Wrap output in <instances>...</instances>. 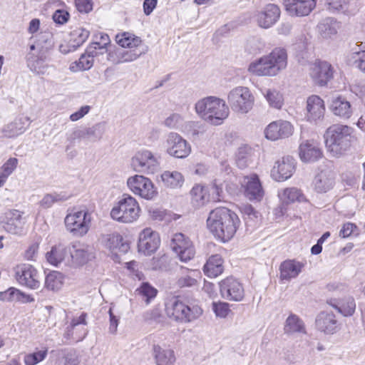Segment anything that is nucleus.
Instances as JSON below:
<instances>
[{
	"label": "nucleus",
	"instance_id": "f257e3e1",
	"mask_svg": "<svg viewBox=\"0 0 365 365\" xmlns=\"http://www.w3.org/2000/svg\"><path fill=\"white\" fill-rule=\"evenodd\" d=\"M240 224L237 215L225 207L212 210L207 220V225L210 232L222 242H227L233 237Z\"/></svg>",
	"mask_w": 365,
	"mask_h": 365
},
{
	"label": "nucleus",
	"instance_id": "f03ea898",
	"mask_svg": "<svg viewBox=\"0 0 365 365\" xmlns=\"http://www.w3.org/2000/svg\"><path fill=\"white\" fill-rule=\"evenodd\" d=\"M287 66V53L284 48H275L267 55L252 62L248 71L259 76H274Z\"/></svg>",
	"mask_w": 365,
	"mask_h": 365
},
{
	"label": "nucleus",
	"instance_id": "7ed1b4c3",
	"mask_svg": "<svg viewBox=\"0 0 365 365\" xmlns=\"http://www.w3.org/2000/svg\"><path fill=\"white\" fill-rule=\"evenodd\" d=\"M324 136L328 152L339 157L350 148L354 138V129L346 125L334 124L327 129Z\"/></svg>",
	"mask_w": 365,
	"mask_h": 365
},
{
	"label": "nucleus",
	"instance_id": "20e7f679",
	"mask_svg": "<svg viewBox=\"0 0 365 365\" xmlns=\"http://www.w3.org/2000/svg\"><path fill=\"white\" fill-rule=\"evenodd\" d=\"M165 313L170 319L186 324L198 319L202 314V309L195 302L178 296L165 302Z\"/></svg>",
	"mask_w": 365,
	"mask_h": 365
},
{
	"label": "nucleus",
	"instance_id": "39448f33",
	"mask_svg": "<svg viewBox=\"0 0 365 365\" xmlns=\"http://www.w3.org/2000/svg\"><path fill=\"white\" fill-rule=\"evenodd\" d=\"M195 111L205 121L215 125L222 124L229 115V107L225 101L214 96L198 101Z\"/></svg>",
	"mask_w": 365,
	"mask_h": 365
},
{
	"label": "nucleus",
	"instance_id": "423d86ee",
	"mask_svg": "<svg viewBox=\"0 0 365 365\" xmlns=\"http://www.w3.org/2000/svg\"><path fill=\"white\" fill-rule=\"evenodd\" d=\"M140 208L136 200L128 195H123L112 208L110 217L115 221L131 223L139 217Z\"/></svg>",
	"mask_w": 365,
	"mask_h": 365
},
{
	"label": "nucleus",
	"instance_id": "0eeeda50",
	"mask_svg": "<svg viewBox=\"0 0 365 365\" xmlns=\"http://www.w3.org/2000/svg\"><path fill=\"white\" fill-rule=\"evenodd\" d=\"M254 102L255 98L247 87L237 86L227 95V103L237 113H247L252 108Z\"/></svg>",
	"mask_w": 365,
	"mask_h": 365
},
{
	"label": "nucleus",
	"instance_id": "6e6552de",
	"mask_svg": "<svg viewBox=\"0 0 365 365\" xmlns=\"http://www.w3.org/2000/svg\"><path fill=\"white\" fill-rule=\"evenodd\" d=\"M91 217L86 210H80L70 213L65 217V225L75 236L82 237L89 230Z\"/></svg>",
	"mask_w": 365,
	"mask_h": 365
},
{
	"label": "nucleus",
	"instance_id": "1a4fd4ad",
	"mask_svg": "<svg viewBox=\"0 0 365 365\" xmlns=\"http://www.w3.org/2000/svg\"><path fill=\"white\" fill-rule=\"evenodd\" d=\"M23 212L17 210L6 211L0 218V223L3 229L11 235L21 236L26 233V217L22 216Z\"/></svg>",
	"mask_w": 365,
	"mask_h": 365
},
{
	"label": "nucleus",
	"instance_id": "9d476101",
	"mask_svg": "<svg viewBox=\"0 0 365 365\" xmlns=\"http://www.w3.org/2000/svg\"><path fill=\"white\" fill-rule=\"evenodd\" d=\"M127 185L134 194L146 200H152L158 195L152 181L143 175H135L129 178Z\"/></svg>",
	"mask_w": 365,
	"mask_h": 365
},
{
	"label": "nucleus",
	"instance_id": "9b49d317",
	"mask_svg": "<svg viewBox=\"0 0 365 365\" xmlns=\"http://www.w3.org/2000/svg\"><path fill=\"white\" fill-rule=\"evenodd\" d=\"M131 165L137 172L153 173L158 168L159 161L151 151L141 150L132 158Z\"/></svg>",
	"mask_w": 365,
	"mask_h": 365
},
{
	"label": "nucleus",
	"instance_id": "f8f14e48",
	"mask_svg": "<svg viewBox=\"0 0 365 365\" xmlns=\"http://www.w3.org/2000/svg\"><path fill=\"white\" fill-rule=\"evenodd\" d=\"M16 278L21 285L29 289H37L41 287V274L31 264L19 265L16 270Z\"/></svg>",
	"mask_w": 365,
	"mask_h": 365
},
{
	"label": "nucleus",
	"instance_id": "ddd939ff",
	"mask_svg": "<svg viewBox=\"0 0 365 365\" xmlns=\"http://www.w3.org/2000/svg\"><path fill=\"white\" fill-rule=\"evenodd\" d=\"M166 152L177 158H185L191 152V146L181 135L171 132L167 135L165 140Z\"/></svg>",
	"mask_w": 365,
	"mask_h": 365
},
{
	"label": "nucleus",
	"instance_id": "4468645a",
	"mask_svg": "<svg viewBox=\"0 0 365 365\" xmlns=\"http://www.w3.org/2000/svg\"><path fill=\"white\" fill-rule=\"evenodd\" d=\"M170 247L180 261L184 262L192 259L195 255L192 242L182 233H176L173 236L170 242Z\"/></svg>",
	"mask_w": 365,
	"mask_h": 365
},
{
	"label": "nucleus",
	"instance_id": "2eb2a0df",
	"mask_svg": "<svg viewBox=\"0 0 365 365\" xmlns=\"http://www.w3.org/2000/svg\"><path fill=\"white\" fill-rule=\"evenodd\" d=\"M220 292L222 298L240 302L245 296V290L242 284L232 277H227L219 283Z\"/></svg>",
	"mask_w": 365,
	"mask_h": 365
},
{
	"label": "nucleus",
	"instance_id": "dca6fc26",
	"mask_svg": "<svg viewBox=\"0 0 365 365\" xmlns=\"http://www.w3.org/2000/svg\"><path fill=\"white\" fill-rule=\"evenodd\" d=\"M93 257V249L89 245L79 242L69 245V264L82 266Z\"/></svg>",
	"mask_w": 365,
	"mask_h": 365
},
{
	"label": "nucleus",
	"instance_id": "f3484780",
	"mask_svg": "<svg viewBox=\"0 0 365 365\" xmlns=\"http://www.w3.org/2000/svg\"><path fill=\"white\" fill-rule=\"evenodd\" d=\"M310 76L316 84L325 86L333 78V68L327 61H316L311 65Z\"/></svg>",
	"mask_w": 365,
	"mask_h": 365
},
{
	"label": "nucleus",
	"instance_id": "a211bd4d",
	"mask_svg": "<svg viewBox=\"0 0 365 365\" xmlns=\"http://www.w3.org/2000/svg\"><path fill=\"white\" fill-rule=\"evenodd\" d=\"M98 242L101 246L111 252L119 251L122 253H126L130 249L129 244L123 241L122 235L117 232L101 234Z\"/></svg>",
	"mask_w": 365,
	"mask_h": 365
},
{
	"label": "nucleus",
	"instance_id": "6ab92c4d",
	"mask_svg": "<svg viewBox=\"0 0 365 365\" xmlns=\"http://www.w3.org/2000/svg\"><path fill=\"white\" fill-rule=\"evenodd\" d=\"M295 170V160L291 156L283 157L275 162L271 170V177L276 181L289 179Z\"/></svg>",
	"mask_w": 365,
	"mask_h": 365
},
{
	"label": "nucleus",
	"instance_id": "aec40b11",
	"mask_svg": "<svg viewBox=\"0 0 365 365\" xmlns=\"http://www.w3.org/2000/svg\"><path fill=\"white\" fill-rule=\"evenodd\" d=\"M160 243L159 235L150 228L144 229L139 235L138 248L139 252L150 255L158 248Z\"/></svg>",
	"mask_w": 365,
	"mask_h": 365
},
{
	"label": "nucleus",
	"instance_id": "412c9836",
	"mask_svg": "<svg viewBox=\"0 0 365 365\" xmlns=\"http://www.w3.org/2000/svg\"><path fill=\"white\" fill-rule=\"evenodd\" d=\"M211 191L212 194L210 196L207 187L200 185H195L190 191L192 202L197 206H200L203 205L206 202H208L210 200L213 201H220L222 188L214 185L211 188Z\"/></svg>",
	"mask_w": 365,
	"mask_h": 365
},
{
	"label": "nucleus",
	"instance_id": "4be33fe9",
	"mask_svg": "<svg viewBox=\"0 0 365 365\" xmlns=\"http://www.w3.org/2000/svg\"><path fill=\"white\" fill-rule=\"evenodd\" d=\"M281 11L277 5L268 4L262 10L257 12L255 18L259 26L263 29H269L277 23Z\"/></svg>",
	"mask_w": 365,
	"mask_h": 365
},
{
	"label": "nucleus",
	"instance_id": "5701e85b",
	"mask_svg": "<svg viewBox=\"0 0 365 365\" xmlns=\"http://www.w3.org/2000/svg\"><path fill=\"white\" fill-rule=\"evenodd\" d=\"M286 11L292 16H306L316 7L317 0H283Z\"/></svg>",
	"mask_w": 365,
	"mask_h": 365
},
{
	"label": "nucleus",
	"instance_id": "b1692460",
	"mask_svg": "<svg viewBox=\"0 0 365 365\" xmlns=\"http://www.w3.org/2000/svg\"><path fill=\"white\" fill-rule=\"evenodd\" d=\"M292 125L287 120H277L269 124L265 129V136L271 140L288 138L293 133Z\"/></svg>",
	"mask_w": 365,
	"mask_h": 365
},
{
	"label": "nucleus",
	"instance_id": "393cba45",
	"mask_svg": "<svg viewBox=\"0 0 365 365\" xmlns=\"http://www.w3.org/2000/svg\"><path fill=\"white\" fill-rule=\"evenodd\" d=\"M242 186L245 187V196L250 200L260 201L263 198L264 192L256 174L245 176L242 182Z\"/></svg>",
	"mask_w": 365,
	"mask_h": 365
},
{
	"label": "nucleus",
	"instance_id": "a878e982",
	"mask_svg": "<svg viewBox=\"0 0 365 365\" xmlns=\"http://www.w3.org/2000/svg\"><path fill=\"white\" fill-rule=\"evenodd\" d=\"M334 174L329 170H322L318 173L313 180L314 190L318 193H325L334 185Z\"/></svg>",
	"mask_w": 365,
	"mask_h": 365
},
{
	"label": "nucleus",
	"instance_id": "bb28decb",
	"mask_svg": "<svg viewBox=\"0 0 365 365\" xmlns=\"http://www.w3.org/2000/svg\"><path fill=\"white\" fill-rule=\"evenodd\" d=\"M307 118L316 122L324 117L325 108L323 100L318 96H311L307 101Z\"/></svg>",
	"mask_w": 365,
	"mask_h": 365
},
{
	"label": "nucleus",
	"instance_id": "cd10ccee",
	"mask_svg": "<svg viewBox=\"0 0 365 365\" xmlns=\"http://www.w3.org/2000/svg\"><path fill=\"white\" fill-rule=\"evenodd\" d=\"M299 157L304 162H314L322 156V152L317 142L306 140L302 142L299 148Z\"/></svg>",
	"mask_w": 365,
	"mask_h": 365
},
{
	"label": "nucleus",
	"instance_id": "c85d7f7f",
	"mask_svg": "<svg viewBox=\"0 0 365 365\" xmlns=\"http://www.w3.org/2000/svg\"><path fill=\"white\" fill-rule=\"evenodd\" d=\"M30 118L21 115L2 128V133L6 138H15L24 133L30 125Z\"/></svg>",
	"mask_w": 365,
	"mask_h": 365
},
{
	"label": "nucleus",
	"instance_id": "c756f323",
	"mask_svg": "<svg viewBox=\"0 0 365 365\" xmlns=\"http://www.w3.org/2000/svg\"><path fill=\"white\" fill-rule=\"evenodd\" d=\"M46 260L52 265L58 266L61 262L69 264V245L58 244L51 247L46 255Z\"/></svg>",
	"mask_w": 365,
	"mask_h": 365
},
{
	"label": "nucleus",
	"instance_id": "7c9ffc66",
	"mask_svg": "<svg viewBox=\"0 0 365 365\" xmlns=\"http://www.w3.org/2000/svg\"><path fill=\"white\" fill-rule=\"evenodd\" d=\"M318 330L327 334H333L337 329V321L335 315L329 312H320L315 321Z\"/></svg>",
	"mask_w": 365,
	"mask_h": 365
},
{
	"label": "nucleus",
	"instance_id": "2f4dec72",
	"mask_svg": "<svg viewBox=\"0 0 365 365\" xmlns=\"http://www.w3.org/2000/svg\"><path fill=\"white\" fill-rule=\"evenodd\" d=\"M332 113L343 119H348L352 114L350 103L342 96L333 98L330 106Z\"/></svg>",
	"mask_w": 365,
	"mask_h": 365
},
{
	"label": "nucleus",
	"instance_id": "473e14b6",
	"mask_svg": "<svg viewBox=\"0 0 365 365\" xmlns=\"http://www.w3.org/2000/svg\"><path fill=\"white\" fill-rule=\"evenodd\" d=\"M181 270L182 273L176 281L178 287H194L197 285V279L201 277V273L199 270L184 269L182 267Z\"/></svg>",
	"mask_w": 365,
	"mask_h": 365
},
{
	"label": "nucleus",
	"instance_id": "72a5a7b5",
	"mask_svg": "<svg viewBox=\"0 0 365 365\" xmlns=\"http://www.w3.org/2000/svg\"><path fill=\"white\" fill-rule=\"evenodd\" d=\"M47 59L46 54L43 52H38L37 56L29 54L27 57V66L36 75L44 74L48 67L46 63Z\"/></svg>",
	"mask_w": 365,
	"mask_h": 365
},
{
	"label": "nucleus",
	"instance_id": "f704fd0d",
	"mask_svg": "<svg viewBox=\"0 0 365 365\" xmlns=\"http://www.w3.org/2000/svg\"><path fill=\"white\" fill-rule=\"evenodd\" d=\"M304 264L302 262L292 260H286L280 265V277L282 279L289 280L297 277L302 272Z\"/></svg>",
	"mask_w": 365,
	"mask_h": 365
},
{
	"label": "nucleus",
	"instance_id": "c9c22d12",
	"mask_svg": "<svg viewBox=\"0 0 365 365\" xmlns=\"http://www.w3.org/2000/svg\"><path fill=\"white\" fill-rule=\"evenodd\" d=\"M223 259L219 255L210 257L203 267L205 274L209 277H217L223 272Z\"/></svg>",
	"mask_w": 365,
	"mask_h": 365
},
{
	"label": "nucleus",
	"instance_id": "e433bc0d",
	"mask_svg": "<svg viewBox=\"0 0 365 365\" xmlns=\"http://www.w3.org/2000/svg\"><path fill=\"white\" fill-rule=\"evenodd\" d=\"M163 185L168 188L177 189L182 186L184 177L177 170H165L161 174Z\"/></svg>",
	"mask_w": 365,
	"mask_h": 365
},
{
	"label": "nucleus",
	"instance_id": "4c0bfd02",
	"mask_svg": "<svg viewBox=\"0 0 365 365\" xmlns=\"http://www.w3.org/2000/svg\"><path fill=\"white\" fill-rule=\"evenodd\" d=\"M153 354L157 365H173L175 361L174 351L170 349L155 345Z\"/></svg>",
	"mask_w": 365,
	"mask_h": 365
},
{
	"label": "nucleus",
	"instance_id": "58836bf2",
	"mask_svg": "<svg viewBox=\"0 0 365 365\" xmlns=\"http://www.w3.org/2000/svg\"><path fill=\"white\" fill-rule=\"evenodd\" d=\"M147 48L145 46H138L129 48V50H118L117 51V60L114 62L116 64L132 62L138 59L140 56L145 53Z\"/></svg>",
	"mask_w": 365,
	"mask_h": 365
},
{
	"label": "nucleus",
	"instance_id": "ea45409f",
	"mask_svg": "<svg viewBox=\"0 0 365 365\" xmlns=\"http://www.w3.org/2000/svg\"><path fill=\"white\" fill-rule=\"evenodd\" d=\"M284 333L287 334H306V328L304 322L296 314H291L286 319Z\"/></svg>",
	"mask_w": 365,
	"mask_h": 365
},
{
	"label": "nucleus",
	"instance_id": "a19ab883",
	"mask_svg": "<svg viewBox=\"0 0 365 365\" xmlns=\"http://www.w3.org/2000/svg\"><path fill=\"white\" fill-rule=\"evenodd\" d=\"M317 27L320 35L327 38L337 33L339 24L333 18H326L318 24Z\"/></svg>",
	"mask_w": 365,
	"mask_h": 365
},
{
	"label": "nucleus",
	"instance_id": "79ce46f5",
	"mask_svg": "<svg viewBox=\"0 0 365 365\" xmlns=\"http://www.w3.org/2000/svg\"><path fill=\"white\" fill-rule=\"evenodd\" d=\"M115 40L116 42L123 48H132L138 46H144L139 37L128 32L116 35Z\"/></svg>",
	"mask_w": 365,
	"mask_h": 365
},
{
	"label": "nucleus",
	"instance_id": "37998d69",
	"mask_svg": "<svg viewBox=\"0 0 365 365\" xmlns=\"http://www.w3.org/2000/svg\"><path fill=\"white\" fill-rule=\"evenodd\" d=\"M53 34L49 31L41 32L36 36V47L38 52L46 53L53 48Z\"/></svg>",
	"mask_w": 365,
	"mask_h": 365
},
{
	"label": "nucleus",
	"instance_id": "c03bdc74",
	"mask_svg": "<svg viewBox=\"0 0 365 365\" xmlns=\"http://www.w3.org/2000/svg\"><path fill=\"white\" fill-rule=\"evenodd\" d=\"M252 149L247 145H243L238 148L235 155V163L240 169L247 168L251 162Z\"/></svg>",
	"mask_w": 365,
	"mask_h": 365
},
{
	"label": "nucleus",
	"instance_id": "a18cd8bd",
	"mask_svg": "<svg viewBox=\"0 0 365 365\" xmlns=\"http://www.w3.org/2000/svg\"><path fill=\"white\" fill-rule=\"evenodd\" d=\"M89 35V31L83 28L73 30L71 33L70 46L73 48L74 50L76 49L88 39Z\"/></svg>",
	"mask_w": 365,
	"mask_h": 365
},
{
	"label": "nucleus",
	"instance_id": "49530a36",
	"mask_svg": "<svg viewBox=\"0 0 365 365\" xmlns=\"http://www.w3.org/2000/svg\"><path fill=\"white\" fill-rule=\"evenodd\" d=\"M62 285V274L57 272H50L45 277L44 286L52 291L58 290Z\"/></svg>",
	"mask_w": 365,
	"mask_h": 365
},
{
	"label": "nucleus",
	"instance_id": "de8ad7c7",
	"mask_svg": "<svg viewBox=\"0 0 365 365\" xmlns=\"http://www.w3.org/2000/svg\"><path fill=\"white\" fill-rule=\"evenodd\" d=\"M106 131V123L103 121L96 123L92 127L86 128L88 138L97 141L102 138Z\"/></svg>",
	"mask_w": 365,
	"mask_h": 365
},
{
	"label": "nucleus",
	"instance_id": "09e8293b",
	"mask_svg": "<svg viewBox=\"0 0 365 365\" xmlns=\"http://www.w3.org/2000/svg\"><path fill=\"white\" fill-rule=\"evenodd\" d=\"M136 291L145 300L147 304L156 297L158 293V290L148 282H143Z\"/></svg>",
	"mask_w": 365,
	"mask_h": 365
},
{
	"label": "nucleus",
	"instance_id": "8fccbe9b",
	"mask_svg": "<svg viewBox=\"0 0 365 365\" xmlns=\"http://www.w3.org/2000/svg\"><path fill=\"white\" fill-rule=\"evenodd\" d=\"M329 304L345 317L351 316L354 313L356 309L355 301L351 297L346 299L341 306L332 304L331 301H330Z\"/></svg>",
	"mask_w": 365,
	"mask_h": 365
},
{
	"label": "nucleus",
	"instance_id": "3c124183",
	"mask_svg": "<svg viewBox=\"0 0 365 365\" xmlns=\"http://www.w3.org/2000/svg\"><path fill=\"white\" fill-rule=\"evenodd\" d=\"M48 354V349H43L26 354L24 356L25 365H36L39 362L43 361Z\"/></svg>",
	"mask_w": 365,
	"mask_h": 365
},
{
	"label": "nucleus",
	"instance_id": "603ef678",
	"mask_svg": "<svg viewBox=\"0 0 365 365\" xmlns=\"http://www.w3.org/2000/svg\"><path fill=\"white\" fill-rule=\"evenodd\" d=\"M68 197L61 193H51L44 195L40 202V205L43 208L51 207L56 202L66 201Z\"/></svg>",
	"mask_w": 365,
	"mask_h": 365
},
{
	"label": "nucleus",
	"instance_id": "864d4df0",
	"mask_svg": "<svg viewBox=\"0 0 365 365\" xmlns=\"http://www.w3.org/2000/svg\"><path fill=\"white\" fill-rule=\"evenodd\" d=\"M264 96L270 106L279 109L283 104L282 94L276 90H268Z\"/></svg>",
	"mask_w": 365,
	"mask_h": 365
},
{
	"label": "nucleus",
	"instance_id": "5fc2aeb1",
	"mask_svg": "<svg viewBox=\"0 0 365 365\" xmlns=\"http://www.w3.org/2000/svg\"><path fill=\"white\" fill-rule=\"evenodd\" d=\"M302 194L299 189L296 187L286 188L282 193H279V196L285 203L293 202L299 200Z\"/></svg>",
	"mask_w": 365,
	"mask_h": 365
},
{
	"label": "nucleus",
	"instance_id": "6e6d98bb",
	"mask_svg": "<svg viewBox=\"0 0 365 365\" xmlns=\"http://www.w3.org/2000/svg\"><path fill=\"white\" fill-rule=\"evenodd\" d=\"M76 66L71 65V69L73 71H76L78 70L86 71L90 69L93 65V59L83 53L81 56L78 62H75Z\"/></svg>",
	"mask_w": 365,
	"mask_h": 365
},
{
	"label": "nucleus",
	"instance_id": "4d7b16f0",
	"mask_svg": "<svg viewBox=\"0 0 365 365\" xmlns=\"http://www.w3.org/2000/svg\"><path fill=\"white\" fill-rule=\"evenodd\" d=\"M349 0H327V9L330 11L346 13L348 11Z\"/></svg>",
	"mask_w": 365,
	"mask_h": 365
},
{
	"label": "nucleus",
	"instance_id": "13d9d810",
	"mask_svg": "<svg viewBox=\"0 0 365 365\" xmlns=\"http://www.w3.org/2000/svg\"><path fill=\"white\" fill-rule=\"evenodd\" d=\"M184 123V118L178 113H173L165 118L163 124L170 129H179Z\"/></svg>",
	"mask_w": 365,
	"mask_h": 365
},
{
	"label": "nucleus",
	"instance_id": "bf43d9fd",
	"mask_svg": "<svg viewBox=\"0 0 365 365\" xmlns=\"http://www.w3.org/2000/svg\"><path fill=\"white\" fill-rule=\"evenodd\" d=\"M20 297H22L21 292L14 287H10L0 292V299L2 301L18 302Z\"/></svg>",
	"mask_w": 365,
	"mask_h": 365
},
{
	"label": "nucleus",
	"instance_id": "052dcab7",
	"mask_svg": "<svg viewBox=\"0 0 365 365\" xmlns=\"http://www.w3.org/2000/svg\"><path fill=\"white\" fill-rule=\"evenodd\" d=\"M212 309L217 317L225 318L227 316L229 312V304L227 302H214Z\"/></svg>",
	"mask_w": 365,
	"mask_h": 365
},
{
	"label": "nucleus",
	"instance_id": "680f3d73",
	"mask_svg": "<svg viewBox=\"0 0 365 365\" xmlns=\"http://www.w3.org/2000/svg\"><path fill=\"white\" fill-rule=\"evenodd\" d=\"M77 10L81 13L88 14L93 9L91 0H75Z\"/></svg>",
	"mask_w": 365,
	"mask_h": 365
},
{
	"label": "nucleus",
	"instance_id": "e2e57ef3",
	"mask_svg": "<svg viewBox=\"0 0 365 365\" xmlns=\"http://www.w3.org/2000/svg\"><path fill=\"white\" fill-rule=\"evenodd\" d=\"M356 55L354 64L361 71L365 73V50L354 52Z\"/></svg>",
	"mask_w": 365,
	"mask_h": 365
},
{
	"label": "nucleus",
	"instance_id": "0e129e2a",
	"mask_svg": "<svg viewBox=\"0 0 365 365\" xmlns=\"http://www.w3.org/2000/svg\"><path fill=\"white\" fill-rule=\"evenodd\" d=\"M69 16V13L66 11L58 9L54 12L53 19L56 24H63L68 21Z\"/></svg>",
	"mask_w": 365,
	"mask_h": 365
},
{
	"label": "nucleus",
	"instance_id": "69168bd1",
	"mask_svg": "<svg viewBox=\"0 0 365 365\" xmlns=\"http://www.w3.org/2000/svg\"><path fill=\"white\" fill-rule=\"evenodd\" d=\"M38 243L34 242L31 244L25 251L24 257L27 260H35L38 252Z\"/></svg>",
	"mask_w": 365,
	"mask_h": 365
},
{
	"label": "nucleus",
	"instance_id": "338daca9",
	"mask_svg": "<svg viewBox=\"0 0 365 365\" xmlns=\"http://www.w3.org/2000/svg\"><path fill=\"white\" fill-rule=\"evenodd\" d=\"M144 319L145 321L152 322H159L160 321V319L162 317V315L160 314V312L158 309H153L150 311L146 312L144 315Z\"/></svg>",
	"mask_w": 365,
	"mask_h": 365
},
{
	"label": "nucleus",
	"instance_id": "774afa93",
	"mask_svg": "<svg viewBox=\"0 0 365 365\" xmlns=\"http://www.w3.org/2000/svg\"><path fill=\"white\" fill-rule=\"evenodd\" d=\"M65 365H78L80 359L75 350L68 351L65 356Z\"/></svg>",
	"mask_w": 365,
	"mask_h": 365
}]
</instances>
